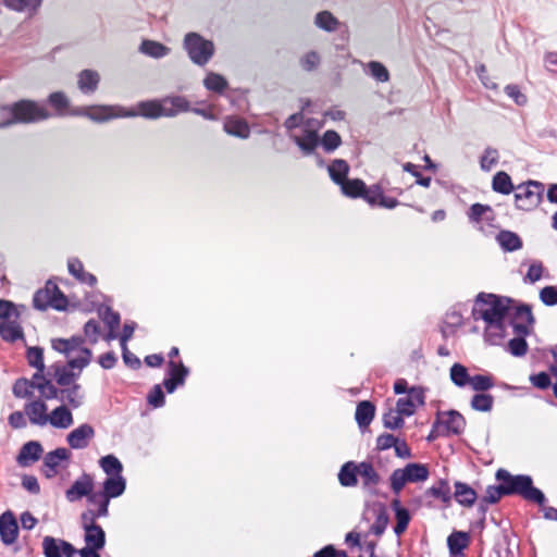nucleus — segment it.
<instances>
[{"mask_svg": "<svg viewBox=\"0 0 557 557\" xmlns=\"http://www.w3.org/2000/svg\"><path fill=\"white\" fill-rule=\"evenodd\" d=\"M293 140L306 156L313 153L315 148L320 145L318 133L311 129H306L305 135L301 137L293 136Z\"/></svg>", "mask_w": 557, "mask_h": 557, "instance_id": "7c9ffc66", "label": "nucleus"}, {"mask_svg": "<svg viewBox=\"0 0 557 557\" xmlns=\"http://www.w3.org/2000/svg\"><path fill=\"white\" fill-rule=\"evenodd\" d=\"M48 104L53 108L57 115H65L70 107V100L63 91H53L48 96Z\"/></svg>", "mask_w": 557, "mask_h": 557, "instance_id": "09e8293b", "label": "nucleus"}, {"mask_svg": "<svg viewBox=\"0 0 557 557\" xmlns=\"http://www.w3.org/2000/svg\"><path fill=\"white\" fill-rule=\"evenodd\" d=\"M339 186L342 193L349 198H362L368 202L371 196V186L368 187L360 178H347Z\"/></svg>", "mask_w": 557, "mask_h": 557, "instance_id": "f3484780", "label": "nucleus"}, {"mask_svg": "<svg viewBox=\"0 0 557 557\" xmlns=\"http://www.w3.org/2000/svg\"><path fill=\"white\" fill-rule=\"evenodd\" d=\"M50 369L53 371V377L58 385L60 386H69L72 383H75V381L79 377L81 372H74V369H71L66 364H59L54 363L50 367Z\"/></svg>", "mask_w": 557, "mask_h": 557, "instance_id": "b1692460", "label": "nucleus"}, {"mask_svg": "<svg viewBox=\"0 0 557 557\" xmlns=\"http://www.w3.org/2000/svg\"><path fill=\"white\" fill-rule=\"evenodd\" d=\"M205 87L215 94L222 95L228 87V83L224 76L210 72L203 79Z\"/></svg>", "mask_w": 557, "mask_h": 557, "instance_id": "37998d69", "label": "nucleus"}, {"mask_svg": "<svg viewBox=\"0 0 557 557\" xmlns=\"http://www.w3.org/2000/svg\"><path fill=\"white\" fill-rule=\"evenodd\" d=\"M515 190L516 208L530 211L542 202L545 186L539 181L530 180L519 184Z\"/></svg>", "mask_w": 557, "mask_h": 557, "instance_id": "423d86ee", "label": "nucleus"}, {"mask_svg": "<svg viewBox=\"0 0 557 557\" xmlns=\"http://www.w3.org/2000/svg\"><path fill=\"white\" fill-rule=\"evenodd\" d=\"M48 422L54 428L67 429L73 423V416L66 406L61 405L52 410Z\"/></svg>", "mask_w": 557, "mask_h": 557, "instance_id": "c756f323", "label": "nucleus"}, {"mask_svg": "<svg viewBox=\"0 0 557 557\" xmlns=\"http://www.w3.org/2000/svg\"><path fill=\"white\" fill-rule=\"evenodd\" d=\"M67 269L70 274L81 283H85L89 286H94L97 283L96 276L91 273L85 272L82 261L77 258L69 259Z\"/></svg>", "mask_w": 557, "mask_h": 557, "instance_id": "72a5a7b5", "label": "nucleus"}, {"mask_svg": "<svg viewBox=\"0 0 557 557\" xmlns=\"http://www.w3.org/2000/svg\"><path fill=\"white\" fill-rule=\"evenodd\" d=\"M42 453L44 448L39 442L29 441L20 449L16 461L21 467H28L39 460Z\"/></svg>", "mask_w": 557, "mask_h": 557, "instance_id": "a211bd4d", "label": "nucleus"}, {"mask_svg": "<svg viewBox=\"0 0 557 557\" xmlns=\"http://www.w3.org/2000/svg\"><path fill=\"white\" fill-rule=\"evenodd\" d=\"M49 297L51 298L52 308L57 311H64L69 306V301L63 292L52 281H48Z\"/></svg>", "mask_w": 557, "mask_h": 557, "instance_id": "c03bdc74", "label": "nucleus"}, {"mask_svg": "<svg viewBox=\"0 0 557 557\" xmlns=\"http://www.w3.org/2000/svg\"><path fill=\"white\" fill-rule=\"evenodd\" d=\"M506 337V319L486 325L484 332L485 342L493 346H500Z\"/></svg>", "mask_w": 557, "mask_h": 557, "instance_id": "473e14b6", "label": "nucleus"}, {"mask_svg": "<svg viewBox=\"0 0 557 557\" xmlns=\"http://www.w3.org/2000/svg\"><path fill=\"white\" fill-rule=\"evenodd\" d=\"M94 437L95 429L88 423H83L67 434L66 442L73 449H84Z\"/></svg>", "mask_w": 557, "mask_h": 557, "instance_id": "2eb2a0df", "label": "nucleus"}, {"mask_svg": "<svg viewBox=\"0 0 557 557\" xmlns=\"http://www.w3.org/2000/svg\"><path fill=\"white\" fill-rule=\"evenodd\" d=\"M424 497H433L449 506L453 496L448 480L440 479L436 484L425 490Z\"/></svg>", "mask_w": 557, "mask_h": 557, "instance_id": "a878e982", "label": "nucleus"}, {"mask_svg": "<svg viewBox=\"0 0 557 557\" xmlns=\"http://www.w3.org/2000/svg\"><path fill=\"white\" fill-rule=\"evenodd\" d=\"M139 51L143 54L148 55L150 58L161 59L163 57H166L170 53L171 49L159 41L145 39L141 41L139 46Z\"/></svg>", "mask_w": 557, "mask_h": 557, "instance_id": "c9c22d12", "label": "nucleus"}, {"mask_svg": "<svg viewBox=\"0 0 557 557\" xmlns=\"http://www.w3.org/2000/svg\"><path fill=\"white\" fill-rule=\"evenodd\" d=\"M495 479L502 484L505 496L517 495L536 505H543L547 500L543 491L534 486L533 479L529 474H511L508 470L500 468L496 471Z\"/></svg>", "mask_w": 557, "mask_h": 557, "instance_id": "7ed1b4c3", "label": "nucleus"}, {"mask_svg": "<svg viewBox=\"0 0 557 557\" xmlns=\"http://www.w3.org/2000/svg\"><path fill=\"white\" fill-rule=\"evenodd\" d=\"M454 487L455 491L451 496L460 506L470 508L478 500V493L469 484L461 481H456Z\"/></svg>", "mask_w": 557, "mask_h": 557, "instance_id": "6ab92c4d", "label": "nucleus"}, {"mask_svg": "<svg viewBox=\"0 0 557 557\" xmlns=\"http://www.w3.org/2000/svg\"><path fill=\"white\" fill-rule=\"evenodd\" d=\"M515 300L510 297L495 294L479 293L472 308L474 320H483L486 325L503 321L510 314Z\"/></svg>", "mask_w": 557, "mask_h": 557, "instance_id": "20e7f679", "label": "nucleus"}, {"mask_svg": "<svg viewBox=\"0 0 557 557\" xmlns=\"http://www.w3.org/2000/svg\"><path fill=\"white\" fill-rule=\"evenodd\" d=\"M403 417L405 416L397 412L396 409L389 408L382 418L384 428L388 430H399L404 428L405 420Z\"/></svg>", "mask_w": 557, "mask_h": 557, "instance_id": "13d9d810", "label": "nucleus"}, {"mask_svg": "<svg viewBox=\"0 0 557 557\" xmlns=\"http://www.w3.org/2000/svg\"><path fill=\"white\" fill-rule=\"evenodd\" d=\"M189 111V101L184 96H166L161 99L144 100L135 109L126 110L125 117L141 116L148 120L174 117Z\"/></svg>", "mask_w": 557, "mask_h": 557, "instance_id": "f03ea898", "label": "nucleus"}, {"mask_svg": "<svg viewBox=\"0 0 557 557\" xmlns=\"http://www.w3.org/2000/svg\"><path fill=\"white\" fill-rule=\"evenodd\" d=\"M69 386L70 387L60 391V396H63L64 400H66L72 408L76 409L83 405L84 396L79 393L82 386L76 382Z\"/></svg>", "mask_w": 557, "mask_h": 557, "instance_id": "a18cd8bd", "label": "nucleus"}, {"mask_svg": "<svg viewBox=\"0 0 557 557\" xmlns=\"http://www.w3.org/2000/svg\"><path fill=\"white\" fill-rule=\"evenodd\" d=\"M473 391L483 393L494 387L495 381L492 375L475 374L471 376L470 384Z\"/></svg>", "mask_w": 557, "mask_h": 557, "instance_id": "bf43d9fd", "label": "nucleus"}, {"mask_svg": "<svg viewBox=\"0 0 557 557\" xmlns=\"http://www.w3.org/2000/svg\"><path fill=\"white\" fill-rule=\"evenodd\" d=\"M359 476L361 478L362 488L371 494H374L376 486L381 482V476L379 472L374 469L372 462H359Z\"/></svg>", "mask_w": 557, "mask_h": 557, "instance_id": "dca6fc26", "label": "nucleus"}, {"mask_svg": "<svg viewBox=\"0 0 557 557\" xmlns=\"http://www.w3.org/2000/svg\"><path fill=\"white\" fill-rule=\"evenodd\" d=\"M531 327L523 323H515L513 333L516 337L511 338L507 344V351L513 357H523L528 352V343L525 337L531 334Z\"/></svg>", "mask_w": 557, "mask_h": 557, "instance_id": "9b49d317", "label": "nucleus"}, {"mask_svg": "<svg viewBox=\"0 0 557 557\" xmlns=\"http://www.w3.org/2000/svg\"><path fill=\"white\" fill-rule=\"evenodd\" d=\"M65 540L47 535L42 540V553L45 557H62Z\"/></svg>", "mask_w": 557, "mask_h": 557, "instance_id": "79ce46f5", "label": "nucleus"}, {"mask_svg": "<svg viewBox=\"0 0 557 557\" xmlns=\"http://www.w3.org/2000/svg\"><path fill=\"white\" fill-rule=\"evenodd\" d=\"M375 414V406L369 400H362L357 405L355 419L360 429L368 428Z\"/></svg>", "mask_w": 557, "mask_h": 557, "instance_id": "2f4dec72", "label": "nucleus"}, {"mask_svg": "<svg viewBox=\"0 0 557 557\" xmlns=\"http://www.w3.org/2000/svg\"><path fill=\"white\" fill-rule=\"evenodd\" d=\"M492 189L502 195L511 194L516 187L512 184L510 175L505 171H498L492 180Z\"/></svg>", "mask_w": 557, "mask_h": 557, "instance_id": "58836bf2", "label": "nucleus"}, {"mask_svg": "<svg viewBox=\"0 0 557 557\" xmlns=\"http://www.w3.org/2000/svg\"><path fill=\"white\" fill-rule=\"evenodd\" d=\"M0 336L8 343H14L17 339H24V332L18 324L2 322L0 324Z\"/></svg>", "mask_w": 557, "mask_h": 557, "instance_id": "3c124183", "label": "nucleus"}, {"mask_svg": "<svg viewBox=\"0 0 557 557\" xmlns=\"http://www.w3.org/2000/svg\"><path fill=\"white\" fill-rule=\"evenodd\" d=\"M79 352V357L67 360V367H70L71 369H78L79 371H82L90 363L92 358V351L91 349L82 346Z\"/></svg>", "mask_w": 557, "mask_h": 557, "instance_id": "69168bd1", "label": "nucleus"}, {"mask_svg": "<svg viewBox=\"0 0 557 557\" xmlns=\"http://www.w3.org/2000/svg\"><path fill=\"white\" fill-rule=\"evenodd\" d=\"M99 317L109 329H117L121 322L119 312L113 311L109 306H101L98 309Z\"/></svg>", "mask_w": 557, "mask_h": 557, "instance_id": "e2e57ef3", "label": "nucleus"}, {"mask_svg": "<svg viewBox=\"0 0 557 557\" xmlns=\"http://www.w3.org/2000/svg\"><path fill=\"white\" fill-rule=\"evenodd\" d=\"M371 207L380 206L386 209H394L399 205V201L394 197H386L382 187L379 184L371 185V196L368 199Z\"/></svg>", "mask_w": 557, "mask_h": 557, "instance_id": "cd10ccee", "label": "nucleus"}, {"mask_svg": "<svg viewBox=\"0 0 557 557\" xmlns=\"http://www.w3.org/2000/svg\"><path fill=\"white\" fill-rule=\"evenodd\" d=\"M25 411L32 424L42 426L48 423L47 405L42 400L36 399L30 401L25 406Z\"/></svg>", "mask_w": 557, "mask_h": 557, "instance_id": "4be33fe9", "label": "nucleus"}, {"mask_svg": "<svg viewBox=\"0 0 557 557\" xmlns=\"http://www.w3.org/2000/svg\"><path fill=\"white\" fill-rule=\"evenodd\" d=\"M470 535L463 531H454L447 537L449 555H463V549L468 547Z\"/></svg>", "mask_w": 557, "mask_h": 557, "instance_id": "f704fd0d", "label": "nucleus"}, {"mask_svg": "<svg viewBox=\"0 0 557 557\" xmlns=\"http://www.w3.org/2000/svg\"><path fill=\"white\" fill-rule=\"evenodd\" d=\"M26 359L30 367L36 370L44 371L45 362H44V349L39 346L28 347L26 350Z\"/></svg>", "mask_w": 557, "mask_h": 557, "instance_id": "052dcab7", "label": "nucleus"}, {"mask_svg": "<svg viewBox=\"0 0 557 557\" xmlns=\"http://www.w3.org/2000/svg\"><path fill=\"white\" fill-rule=\"evenodd\" d=\"M359 462L347 461L345 462L337 474L338 482L344 487H354L358 484Z\"/></svg>", "mask_w": 557, "mask_h": 557, "instance_id": "412c9836", "label": "nucleus"}, {"mask_svg": "<svg viewBox=\"0 0 557 557\" xmlns=\"http://www.w3.org/2000/svg\"><path fill=\"white\" fill-rule=\"evenodd\" d=\"M224 131L234 137L247 139L250 136V127L246 120L238 116L226 117L223 125Z\"/></svg>", "mask_w": 557, "mask_h": 557, "instance_id": "aec40b11", "label": "nucleus"}, {"mask_svg": "<svg viewBox=\"0 0 557 557\" xmlns=\"http://www.w3.org/2000/svg\"><path fill=\"white\" fill-rule=\"evenodd\" d=\"M18 536V524L14 513L7 510L0 515V540L9 546L12 545Z\"/></svg>", "mask_w": 557, "mask_h": 557, "instance_id": "ddd939ff", "label": "nucleus"}, {"mask_svg": "<svg viewBox=\"0 0 557 557\" xmlns=\"http://www.w3.org/2000/svg\"><path fill=\"white\" fill-rule=\"evenodd\" d=\"M349 172L348 163L343 159H335L332 164L329 166V173L332 181L339 185L345 180H347V174Z\"/></svg>", "mask_w": 557, "mask_h": 557, "instance_id": "de8ad7c7", "label": "nucleus"}, {"mask_svg": "<svg viewBox=\"0 0 557 557\" xmlns=\"http://www.w3.org/2000/svg\"><path fill=\"white\" fill-rule=\"evenodd\" d=\"M37 382L29 381L26 377L17 379L13 384V395L16 398H30L33 396V389L36 388Z\"/></svg>", "mask_w": 557, "mask_h": 557, "instance_id": "864d4df0", "label": "nucleus"}, {"mask_svg": "<svg viewBox=\"0 0 557 557\" xmlns=\"http://www.w3.org/2000/svg\"><path fill=\"white\" fill-rule=\"evenodd\" d=\"M85 546L103 549L106 546V532L100 524L84 531Z\"/></svg>", "mask_w": 557, "mask_h": 557, "instance_id": "e433bc0d", "label": "nucleus"}, {"mask_svg": "<svg viewBox=\"0 0 557 557\" xmlns=\"http://www.w3.org/2000/svg\"><path fill=\"white\" fill-rule=\"evenodd\" d=\"M189 374V369L182 361L169 360L166 377L163 380L162 385L169 394L176 391L178 386L184 385L186 377Z\"/></svg>", "mask_w": 557, "mask_h": 557, "instance_id": "9d476101", "label": "nucleus"}, {"mask_svg": "<svg viewBox=\"0 0 557 557\" xmlns=\"http://www.w3.org/2000/svg\"><path fill=\"white\" fill-rule=\"evenodd\" d=\"M33 306L35 309L44 311L48 307L52 308L51 298L49 297L48 284L46 283L45 288L38 289L33 297Z\"/></svg>", "mask_w": 557, "mask_h": 557, "instance_id": "338daca9", "label": "nucleus"}, {"mask_svg": "<svg viewBox=\"0 0 557 557\" xmlns=\"http://www.w3.org/2000/svg\"><path fill=\"white\" fill-rule=\"evenodd\" d=\"M436 414L441 417L443 437L461 435L465 432L467 422L459 411L450 409L448 411H437Z\"/></svg>", "mask_w": 557, "mask_h": 557, "instance_id": "6e6552de", "label": "nucleus"}, {"mask_svg": "<svg viewBox=\"0 0 557 557\" xmlns=\"http://www.w3.org/2000/svg\"><path fill=\"white\" fill-rule=\"evenodd\" d=\"M369 74L380 83H385L389 79V73L385 65L377 61H370L368 63Z\"/></svg>", "mask_w": 557, "mask_h": 557, "instance_id": "774afa93", "label": "nucleus"}, {"mask_svg": "<svg viewBox=\"0 0 557 557\" xmlns=\"http://www.w3.org/2000/svg\"><path fill=\"white\" fill-rule=\"evenodd\" d=\"M184 48L190 60L200 66L206 65L214 53L213 42L197 33L186 34Z\"/></svg>", "mask_w": 557, "mask_h": 557, "instance_id": "0eeeda50", "label": "nucleus"}, {"mask_svg": "<svg viewBox=\"0 0 557 557\" xmlns=\"http://www.w3.org/2000/svg\"><path fill=\"white\" fill-rule=\"evenodd\" d=\"M115 117H125V109L121 106L95 104L89 107L88 119L103 123Z\"/></svg>", "mask_w": 557, "mask_h": 557, "instance_id": "4468645a", "label": "nucleus"}, {"mask_svg": "<svg viewBox=\"0 0 557 557\" xmlns=\"http://www.w3.org/2000/svg\"><path fill=\"white\" fill-rule=\"evenodd\" d=\"M449 374L451 382L458 387H465L470 384L471 375L468 369L460 363H454Z\"/></svg>", "mask_w": 557, "mask_h": 557, "instance_id": "5fc2aeb1", "label": "nucleus"}, {"mask_svg": "<svg viewBox=\"0 0 557 557\" xmlns=\"http://www.w3.org/2000/svg\"><path fill=\"white\" fill-rule=\"evenodd\" d=\"M375 512V521L371 525V533H373L376 536H381L389 522V516L387 512L386 507L383 504H377L374 508Z\"/></svg>", "mask_w": 557, "mask_h": 557, "instance_id": "a19ab883", "label": "nucleus"}, {"mask_svg": "<svg viewBox=\"0 0 557 557\" xmlns=\"http://www.w3.org/2000/svg\"><path fill=\"white\" fill-rule=\"evenodd\" d=\"M462 324V315L461 313L456 310L455 308L448 311L445 315L444 320V326L442 327L441 332L443 337H447V330H449L450 333H454L460 325Z\"/></svg>", "mask_w": 557, "mask_h": 557, "instance_id": "6e6d98bb", "label": "nucleus"}, {"mask_svg": "<svg viewBox=\"0 0 557 557\" xmlns=\"http://www.w3.org/2000/svg\"><path fill=\"white\" fill-rule=\"evenodd\" d=\"M94 490V479L89 473L84 472L73 484L65 491V498L70 503L81 500L87 497Z\"/></svg>", "mask_w": 557, "mask_h": 557, "instance_id": "f8f14e48", "label": "nucleus"}, {"mask_svg": "<svg viewBox=\"0 0 557 557\" xmlns=\"http://www.w3.org/2000/svg\"><path fill=\"white\" fill-rule=\"evenodd\" d=\"M71 451L64 447L55 448L45 455L42 466L40 468L41 474L46 479H53L59 474L61 461H69Z\"/></svg>", "mask_w": 557, "mask_h": 557, "instance_id": "1a4fd4ad", "label": "nucleus"}, {"mask_svg": "<svg viewBox=\"0 0 557 557\" xmlns=\"http://www.w3.org/2000/svg\"><path fill=\"white\" fill-rule=\"evenodd\" d=\"M5 8L14 12L36 13L44 0H2Z\"/></svg>", "mask_w": 557, "mask_h": 557, "instance_id": "4c0bfd02", "label": "nucleus"}, {"mask_svg": "<svg viewBox=\"0 0 557 557\" xmlns=\"http://www.w3.org/2000/svg\"><path fill=\"white\" fill-rule=\"evenodd\" d=\"M99 465L108 476L122 475L123 465L114 455H107L101 457Z\"/></svg>", "mask_w": 557, "mask_h": 557, "instance_id": "8fccbe9b", "label": "nucleus"}, {"mask_svg": "<svg viewBox=\"0 0 557 557\" xmlns=\"http://www.w3.org/2000/svg\"><path fill=\"white\" fill-rule=\"evenodd\" d=\"M515 323H523L524 325H529L531 331L533 330L535 318L530 305L519 304L513 308V312L510 314L508 324L513 329Z\"/></svg>", "mask_w": 557, "mask_h": 557, "instance_id": "5701e85b", "label": "nucleus"}, {"mask_svg": "<svg viewBox=\"0 0 557 557\" xmlns=\"http://www.w3.org/2000/svg\"><path fill=\"white\" fill-rule=\"evenodd\" d=\"M314 24L324 32L333 33L338 29L341 22L332 12L325 10L315 14Z\"/></svg>", "mask_w": 557, "mask_h": 557, "instance_id": "ea45409f", "label": "nucleus"}, {"mask_svg": "<svg viewBox=\"0 0 557 557\" xmlns=\"http://www.w3.org/2000/svg\"><path fill=\"white\" fill-rule=\"evenodd\" d=\"M494 397L487 393H476L472 396L470 406L473 410L488 412L493 409Z\"/></svg>", "mask_w": 557, "mask_h": 557, "instance_id": "603ef678", "label": "nucleus"}, {"mask_svg": "<svg viewBox=\"0 0 557 557\" xmlns=\"http://www.w3.org/2000/svg\"><path fill=\"white\" fill-rule=\"evenodd\" d=\"M430 471L426 465L419 462L407 463L404 468L395 469L389 476L391 490L399 495L407 483H418L428 480Z\"/></svg>", "mask_w": 557, "mask_h": 557, "instance_id": "39448f33", "label": "nucleus"}, {"mask_svg": "<svg viewBox=\"0 0 557 557\" xmlns=\"http://www.w3.org/2000/svg\"><path fill=\"white\" fill-rule=\"evenodd\" d=\"M44 104L35 100L21 99L0 107V129L15 124H34L51 117Z\"/></svg>", "mask_w": 557, "mask_h": 557, "instance_id": "f257e3e1", "label": "nucleus"}, {"mask_svg": "<svg viewBox=\"0 0 557 557\" xmlns=\"http://www.w3.org/2000/svg\"><path fill=\"white\" fill-rule=\"evenodd\" d=\"M100 76L94 70H83L78 74L77 85L84 95L94 94L99 85Z\"/></svg>", "mask_w": 557, "mask_h": 557, "instance_id": "393cba45", "label": "nucleus"}, {"mask_svg": "<svg viewBox=\"0 0 557 557\" xmlns=\"http://www.w3.org/2000/svg\"><path fill=\"white\" fill-rule=\"evenodd\" d=\"M499 153L496 148L486 147L483 154L480 158V166L484 172H488L498 163Z\"/></svg>", "mask_w": 557, "mask_h": 557, "instance_id": "680f3d73", "label": "nucleus"}, {"mask_svg": "<svg viewBox=\"0 0 557 557\" xmlns=\"http://www.w3.org/2000/svg\"><path fill=\"white\" fill-rule=\"evenodd\" d=\"M485 213H491V216H485L484 221H486L488 223L494 221L495 212H494L493 208L488 205H482V203L476 202L470 207L468 216H469L470 221L479 223V222L483 221V215Z\"/></svg>", "mask_w": 557, "mask_h": 557, "instance_id": "49530a36", "label": "nucleus"}, {"mask_svg": "<svg viewBox=\"0 0 557 557\" xmlns=\"http://www.w3.org/2000/svg\"><path fill=\"white\" fill-rule=\"evenodd\" d=\"M320 144L325 152L331 153L342 145V137L336 131L327 129L320 138Z\"/></svg>", "mask_w": 557, "mask_h": 557, "instance_id": "4d7b16f0", "label": "nucleus"}, {"mask_svg": "<svg viewBox=\"0 0 557 557\" xmlns=\"http://www.w3.org/2000/svg\"><path fill=\"white\" fill-rule=\"evenodd\" d=\"M496 240L506 252L517 251L523 245L522 239L517 233L507 230L500 231L496 236Z\"/></svg>", "mask_w": 557, "mask_h": 557, "instance_id": "c85d7f7f", "label": "nucleus"}, {"mask_svg": "<svg viewBox=\"0 0 557 557\" xmlns=\"http://www.w3.org/2000/svg\"><path fill=\"white\" fill-rule=\"evenodd\" d=\"M36 389L39 391L42 397L46 399H59L64 401V397L60 396V391L55 387L50 380H44V382H37Z\"/></svg>", "mask_w": 557, "mask_h": 557, "instance_id": "0e129e2a", "label": "nucleus"}, {"mask_svg": "<svg viewBox=\"0 0 557 557\" xmlns=\"http://www.w3.org/2000/svg\"><path fill=\"white\" fill-rule=\"evenodd\" d=\"M126 488V480L123 475L107 476L102 483V493L108 498L121 496Z\"/></svg>", "mask_w": 557, "mask_h": 557, "instance_id": "bb28decb", "label": "nucleus"}]
</instances>
